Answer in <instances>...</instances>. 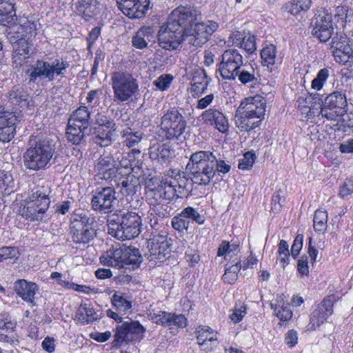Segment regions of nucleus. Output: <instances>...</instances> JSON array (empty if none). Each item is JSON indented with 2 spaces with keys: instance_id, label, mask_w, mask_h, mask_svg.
I'll return each instance as SVG.
<instances>
[{
  "instance_id": "8",
  "label": "nucleus",
  "mask_w": 353,
  "mask_h": 353,
  "mask_svg": "<svg viewBox=\"0 0 353 353\" xmlns=\"http://www.w3.org/2000/svg\"><path fill=\"white\" fill-rule=\"evenodd\" d=\"M114 100L120 103L130 101L139 94L137 79L126 72H114L111 76Z\"/></svg>"
},
{
  "instance_id": "40",
  "label": "nucleus",
  "mask_w": 353,
  "mask_h": 353,
  "mask_svg": "<svg viewBox=\"0 0 353 353\" xmlns=\"http://www.w3.org/2000/svg\"><path fill=\"white\" fill-rule=\"evenodd\" d=\"M127 176L123 178L119 184L120 192L125 196H132L137 192L139 185L138 179L133 175L126 174Z\"/></svg>"
},
{
  "instance_id": "31",
  "label": "nucleus",
  "mask_w": 353,
  "mask_h": 353,
  "mask_svg": "<svg viewBox=\"0 0 353 353\" xmlns=\"http://www.w3.org/2000/svg\"><path fill=\"white\" fill-rule=\"evenodd\" d=\"M74 11L85 21H89L96 14L99 2L97 0H77L74 3Z\"/></svg>"
},
{
  "instance_id": "6",
  "label": "nucleus",
  "mask_w": 353,
  "mask_h": 353,
  "mask_svg": "<svg viewBox=\"0 0 353 353\" xmlns=\"http://www.w3.org/2000/svg\"><path fill=\"white\" fill-rule=\"evenodd\" d=\"M140 216L133 212L112 214L108 219V234L121 241L137 237L141 231Z\"/></svg>"
},
{
  "instance_id": "46",
  "label": "nucleus",
  "mask_w": 353,
  "mask_h": 353,
  "mask_svg": "<svg viewBox=\"0 0 353 353\" xmlns=\"http://www.w3.org/2000/svg\"><path fill=\"white\" fill-rule=\"evenodd\" d=\"M182 216L185 217L187 220L195 222L199 225H203L205 221V216L201 214L198 210L191 206H188L182 210Z\"/></svg>"
},
{
  "instance_id": "52",
  "label": "nucleus",
  "mask_w": 353,
  "mask_h": 353,
  "mask_svg": "<svg viewBox=\"0 0 353 353\" xmlns=\"http://www.w3.org/2000/svg\"><path fill=\"white\" fill-rule=\"evenodd\" d=\"M280 263L283 268H285L290 261L289 245L286 241L281 240L279 244L278 250Z\"/></svg>"
},
{
  "instance_id": "33",
  "label": "nucleus",
  "mask_w": 353,
  "mask_h": 353,
  "mask_svg": "<svg viewBox=\"0 0 353 353\" xmlns=\"http://www.w3.org/2000/svg\"><path fill=\"white\" fill-rule=\"evenodd\" d=\"M32 45L31 41L26 39L13 43L12 59L15 64L21 65L22 61L29 58Z\"/></svg>"
},
{
  "instance_id": "17",
  "label": "nucleus",
  "mask_w": 353,
  "mask_h": 353,
  "mask_svg": "<svg viewBox=\"0 0 353 353\" xmlns=\"http://www.w3.org/2000/svg\"><path fill=\"white\" fill-rule=\"evenodd\" d=\"M147 243L148 251L144 255L150 261L163 262L169 256L171 244L165 234L156 235L150 239Z\"/></svg>"
},
{
  "instance_id": "56",
  "label": "nucleus",
  "mask_w": 353,
  "mask_h": 353,
  "mask_svg": "<svg viewBox=\"0 0 353 353\" xmlns=\"http://www.w3.org/2000/svg\"><path fill=\"white\" fill-rule=\"evenodd\" d=\"M21 26L23 29V33L26 40L30 41V38L37 34V25L34 22L25 20Z\"/></svg>"
},
{
  "instance_id": "42",
  "label": "nucleus",
  "mask_w": 353,
  "mask_h": 353,
  "mask_svg": "<svg viewBox=\"0 0 353 353\" xmlns=\"http://www.w3.org/2000/svg\"><path fill=\"white\" fill-rule=\"evenodd\" d=\"M19 121L20 112L6 110L4 108L0 106V127L6 128L10 125L14 127Z\"/></svg>"
},
{
  "instance_id": "9",
  "label": "nucleus",
  "mask_w": 353,
  "mask_h": 353,
  "mask_svg": "<svg viewBox=\"0 0 353 353\" xmlns=\"http://www.w3.org/2000/svg\"><path fill=\"white\" fill-rule=\"evenodd\" d=\"M94 219L87 212H75L70 218V234L72 241L76 243L85 244L92 240L95 232L92 229Z\"/></svg>"
},
{
  "instance_id": "36",
  "label": "nucleus",
  "mask_w": 353,
  "mask_h": 353,
  "mask_svg": "<svg viewBox=\"0 0 353 353\" xmlns=\"http://www.w3.org/2000/svg\"><path fill=\"white\" fill-rule=\"evenodd\" d=\"M153 30L151 27H143L140 28L132 38V46L137 49L146 48L148 43L153 39Z\"/></svg>"
},
{
  "instance_id": "58",
  "label": "nucleus",
  "mask_w": 353,
  "mask_h": 353,
  "mask_svg": "<svg viewBox=\"0 0 353 353\" xmlns=\"http://www.w3.org/2000/svg\"><path fill=\"white\" fill-rule=\"evenodd\" d=\"M16 132V126L12 125L7 127H0V141L8 142L14 136Z\"/></svg>"
},
{
  "instance_id": "45",
  "label": "nucleus",
  "mask_w": 353,
  "mask_h": 353,
  "mask_svg": "<svg viewBox=\"0 0 353 353\" xmlns=\"http://www.w3.org/2000/svg\"><path fill=\"white\" fill-rule=\"evenodd\" d=\"M240 260L238 259L235 261L234 265H226L225 273L223 275V279L225 282L232 284L234 283L238 279V273L239 272L241 265H240Z\"/></svg>"
},
{
  "instance_id": "28",
  "label": "nucleus",
  "mask_w": 353,
  "mask_h": 353,
  "mask_svg": "<svg viewBox=\"0 0 353 353\" xmlns=\"http://www.w3.org/2000/svg\"><path fill=\"white\" fill-rule=\"evenodd\" d=\"M47 211L46 201L41 202L39 205L24 203L19 208V213L26 219L30 221H41L43 220Z\"/></svg>"
},
{
  "instance_id": "18",
  "label": "nucleus",
  "mask_w": 353,
  "mask_h": 353,
  "mask_svg": "<svg viewBox=\"0 0 353 353\" xmlns=\"http://www.w3.org/2000/svg\"><path fill=\"white\" fill-rule=\"evenodd\" d=\"M118 152H104L94 163V172L101 179H110L119 172Z\"/></svg>"
},
{
  "instance_id": "44",
  "label": "nucleus",
  "mask_w": 353,
  "mask_h": 353,
  "mask_svg": "<svg viewBox=\"0 0 353 353\" xmlns=\"http://www.w3.org/2000/svg\"><path fill=\"white\" fill-rule=\"evenodd\" d=\"M276 54V46L270 44L263 47L261 52L262 64L267 67L272 66L275 63Z\"/></svg>"
},
{
  "instance_id": "57",
  "label": "nucleus",
  "mask_w": 353,
  "mask_h": 353,
  "mask_svg": "<svg viewBox=\"0 0 353 353\" xmlns=\"http://www.w3.org/2000/svg\"><path fill=\"white\" fill-rule=\"evenodd\" d=\"M173 80L172 76L170 74L161 75L154 82L153 84L160 90H167Z\"/></svg>"
},
{
  "instance_id": "11",
  "label": "nucleus",
  "mask_w": 353,
  "mask_h": 353,
  "mask_svg": "<svg viewBox=\"0 0 353 353\" xmlns=\"http://www.w3.org/2000/svg\"><path fill=\"white\" fill-rule=\"evenodd\" d=\"M159 127L163 138L170 141H176L179 140L185 132L187 122L177 109L172 108L163 115Z\"/></svg>"
},
{
  "instance_id": "10",
  "label": "nucleus",
  "mask_w": 353,
  "mask_h": 353,
  "mask_svg": "<svg viewBox=\"0 0 353 353\" xmlns=\"http://www.w3.org/2000/svg\"><path fill=\"white\" fill-rule=\"evenodd\" d=\"M69 66V63L61 59H55L51 61L37 60L27 73H29L30 82L34 83L39 77H44L52 81L56 76L64 77Z\"/></svg>"
},
{
  "instance_id": "24",
  "label": "nucleus",
  "mask_w": 353,
  "mask_h": 353,
  "mask_svg": "<svg viewBox=\"0 0 353 353\" xmlns=\"http://www.w3.org/2000/svg\"><path fill=\"white\" fill-rule=\"evenodd\" d=\"M51 189L50 183L43 179H40L37 185L32 189L30 194L24 200V203L39 205L44 201H46L47 210L50 203V194Z\"/></svg>"
},
{
  "instance_id": "16",
  "label": "nucleus",
  "mask_w": 353,
  "mask_h": 353,
  "mask_svg": "<svg viewBox=\"0 0 353 353\" xmlns=\"http://www.w3.org/2000/svg\"><path fill=\"white\" fill-rule=\"evenodd\" d=\"M347 102L345 94L339 91L330 94L320 105L321 118L328 121H336L339 117L346 113Z\"/></svg>"
},
{
  "instance_id": "20",
  "label": "nucleus",
  "mask_w": 353,
  "mask_h": 353,
  "mask_svg": "<svg viewBox=\"0 0 353 353\" xmlns=\"http://www.w3.org/2000/svg\"><path fill=\"white\" fill-rule=\"evenodd\" d=\"M115 190L112 187H105L93 196L91 204L92 208L101 213H108L114 209L116 201Z\"/></svg>"
},
{
  "instance_id": "22",
  "label": "nucleus",
  "mask_w": 353,
  "mask_h": 353,
  "mask_svg": "<svg viewBox=\"0 0 353 353\" xmlns=\"http://www.w3.org/2000/svg\"><path fill=\"white\" fill-rule=\"evenodd\" d=\"M204 123L214 126L221 133H227L229 130V122L225 114L216 108H210L201 115Z\"/></svg>"
},
{
  "instance_id": "32",
  "label": "nucleus",
  "mask_w": 353,
  "mask_h": 353,
  "mask_svg": "<svg viewBox=\"0 0 353 353\" xmlns=\"http://www.w3.org/2000/svg\"><path fill=\"white\" fill-rule=\"evenodd\" d=\"M101 312L95 310L86 303L79 305L75 314V319L83 324H88L101 318Z\"/></svg>"
},
{
  "instance_id": "14",
  "label": "nucleus",
  "mask_w": 353,
  "mask_h": 353,
  "mask_svg": "<svg viewBox=\"0 0 353 353\" xmlns=\"http://www.w3.org/2000/svg\"><path fill=\"white\" fill-rule=\"evenodd\" d=\"M245 63L242 51L230 48L223 52L218 70L223 79L235 81L238 71Z\"/></svg>"
},
{
  "instance_id": "47",
  "label": "nucleus",
  "mask_w": 353,
  "mask_h": 353,
  "mask_svg": "<svg viewBox=\"0 0 353 353\" xmlns=\"http://www.w3.org/2000/svg\"><path fill=\"white\" fill-rule=\"evenodd\" d=\"M329 77L330 70L327 68L321 69L312 81V88L316 90H321Z\"/></svg>"
},
{
  "instance_id": "41",
  "label": "nucleus",
  "mask_w": 353,
  "mask_h": 353,
  "mask_svg": "<svg viewBox=\"0 0 353 353\" xmlns=\"http://www.w3.org/2000/svg\"><path fill=\"white\" fill-rule=\"evenodd\" d=\"M276 303H270V307L274 310L275 315L283 322L290 320L292 317V312L289 304L282 302V300L276 299Z\"/></svg>"
},
{
  "instance_id": "30",
  "label": "nucleus",
  "mask_w": 353,
  "mask_h": 353,
  "mask_svg": "<svg viewBox=\"0 0 353 353\" xmlns=\"http://www.w3.org/2000/svg\"><path fill=\"white\" fill-rule=\"evenodd\" d=\"M173 151L165 143H155L149 148L150 158L158 163L169 161L173 157Z\"/></svg>"
},
{
  "instance_id": "39",
  "label": "nucleus",
  "mask_w": 353,
  "mask_h": 353,
  "mask_svg": "<svg viewBox=\"0 0 353 353\" xmlns=\"http://www.w3.org/2000/svg\"><path fill=\"white\" fill-rule=\"evenodd\" d=\"M16 20L14 6L8 2L0 1V25L8 26Z\"/></svg>"
},
{
  "instance_id": "62",
  "label": "nucleus",
  "mask_w": 353,
  "mask_h": 353,
  "mask_svg": "<svg viewBox=\"0 0 353 353\" xmlns=\"http://www.w3.org/2000/svg\"><path fill=\"white\" fill-rule=\"evenodd\" d=\"M96 127H104L112 128L117 127L114 120L108 117L105 115L98 114L96 117Z\"/></svg>"
},
{
  "instance_id": "12",
  "label": "nucleus",
  "mask_w": 353,
  "mask_h": 353,
  "mask_svg": "<svg viewBox=\"0 0 353 353\" xmlns=\"http://www.w3.org/2000/svg\"><path fill=\"white\" fill-rule=\"evenodd\" d=\"M90 112L81 105L72 112L68 122L67 136L69 141L78 145L84 141L85 130L90 125Z\"/></svg>"
},
{
  "instance_id": "59",
  "label": "nucleus",
  "mask_w": 353,
  "mask_h": 353,
  "mask_svg": "<svg viewBox=\"0 0 353 353\" xmlns=\"http://www.w3.org/2000/svg\"><path fill=\"white\" fill-rule=\"evenodd\" d=\"M13 179L9 173L0 172V192H6L8 188L13 187Z\"/></svg>"
},
{
  "instance_id": "13",
  "label": "nucleus",
  "mask_w": 353,
  "mask_h": 353,
  "mask_svg": "<svg viewBox=\"0 0 353 353\" xmlns=\"http://www.w3.org/2000/svg\"><path fill=\"white\" fill-rule=\"evenodd\" d=\"M199 19L187 26L185 31V41L194 47H201L205 43L219 28V24L212 21L199 22L201 19L199 10Z\"/></svg>"
},
{
  "instance_id": "26",
  "label": "nucleus",
  "mask_w": 353,
  "mask_h": 353,
  "mask_svg": "<svg viewBox=\"0 0 353 353\" xmlns=\"http://www.w3.org/2000/svg\"><path fill=\"white\" fill-rule=\"evenodd\" d=\"M14 288L17 294L24 301L32 307L36 305L34 296L39 288L35 283L19 279L14 283Z\"/></svg>"
},
{
  "instance_id": "25",
  "label": "nucleus",
  "mask_w": 353,
  "mask_h": 353,
  "mask_svg": "<svg viewBox=\"0 0 353 353\" xmlns=\"http://www.w3.org/2000/svg\"><path fill=\"white\" fill-rule=\"evenodd\" d=\"M152 319L157 324L164 327L177 326L185 327L187 325V319L183 314H175L174 313L159 311L152 316Z\"/></svg>"
},
{
  "instance_id": "15",
  "label": "nucleus",
  "mask_w": 353,
  "mask_h": 353,
  "mask_svg": "<svg viewBox=\"0 0 353 353\" xmlns=\"http://www.w3.org/2000/svg\"><path fill=\"white\" fill-rule=\"evenodd\" d=\"M145 332V329L139 321L131 319L125 321L116 328L113 345L121 347L123 343L139 341L143 338Z\"/></svg>"
},
{
  "instance_id": "19",
  "label": "nucleus",
  "mask_w": 353,
  "mask_h": 353,
  "mask_svg": "<svg viewBox=\"0 0 353 353\" xmlns=\"http://www.w3.org/2000/svg\"><path fill=\"white\" fill-rule=\"evenodd\" d=\"M312 34L322 42H326L334 33L332 16L325 11L316 15L311 21Z\"/></svg>"
},
{
  "instance_id": "23",
  "label": "nucleus",
  "mask_w": 353,
  "mask_h": 353,
  "mask_svg": "<svg viewBox=\"0 0 353 353\" xmlns=\"http://www.w3.org/2000/svg\"><path fill=\"white\" fill-rule=\"evenodd\" d=\"M333 303L330 299H324L312 312L308 330H315L326 321L327 317L333 312Z\"/></svg>"
},
{
  "instance_id": "53",
  "label": "nucleus",
  "mask_w": 353,
  "mask_h": 353,
  "mask_svg": "<svg viewBox=\"0 0 353 353\" xmlns=\"http://www.w3.org/2000/svg\"><path fill=\"white\" fill-rule=\"evenodd\" d=\"M152 205V210L159 218L163 219L168 216L172 210V208L168 205V203L161 200H159L157 203H154Z\"/></svg>"
},
{
  "instance_id": "3",
  "label": "nucleus",
  "mask_w": 353,
  "mask_h": 353,
  "mask_svg": "<svg viewBox=\"0 0 353 353\" xmlns=\"http://www.w3.org/2000/svg\"><path fill=\"white\" fill-rule=\"evenodd\" d=\"M191 192V183L185 173L176 170H171L152 190V198L158 201H166L174 198H183Z\"/></svg>"
},
{
  "instance_id": "48",
  "label": "nucleus",
  "mask_w": 353,
  "mask_h": 353,
  "mask_svg": "<svg viewBox=\"0 0 353 353\" xmlns=\"http://www.w3.org/2000/svg\"><path fill=\"white\" fill-rule=\"evenodd\" d=\"M20 255L19 250L15 247H2L0 248V262L9 260L14 263Z\"/></svg>"
},
{
  "instance_id": "64",
  "label": "nucleus",
  "mask_w": 353,
  "mask_h": 353,
  "mask_svg": "<svg viewBox=\"0 0 353 353\" xmlns=\"http://www.w3.org/2000/svg\"><path fill=\"white\" fill-rule=\"evenodd\" d=\"M346 43V36L341 32H337L332 37L331 49H340Z\"/></svg>"
},
{
  "instance_id": "7",
  "label": "nucleus",
  "mask_w": 353,
  "mask_h": 353,
  "mask_svg": "<svg viewBox=\"0 0 353 353\" xmlns=\"http://www.w3.org/2000/svg\"><path fill=\"white\" fill-rule=\"evenodd\" d=\"M100 262L104 265L135 270L142 262V256L138 248L123 245L107 251L100 257Z\"/></svg>"
},
{
  "instance_id": "54",
  "label": "nucleus",
  "mask_w": 353,
  "mask_h": 353,
  "mask_svg": "<svg viewBox=\"0 0 353 353\" xmlns=\"http://www.w3.org/2000/svg\"><path fill=\"white\" fill-rule=\"evenodd\" d=\"M112 303L118 310L126 312L131 308L132 304L123 296L114 294L112 299Z\"/></svg>"
},
{
  "instance_id": "27",
  "label": "nucleus",
  "mask_w": 353,
  "mask_h": 353,
  "mask_svg": "<svg viewBox=\"0 0 353 353\" xmlns=\"http://www.w3.org/2000/svg\"><path fill=\"white\" fill-rule=\"evenodd\" d=\"M191 87L190 92L194 97L201 96L206 90L208 79L204 69L195 68L191 72Z\"/></svg>"
},
{
  "instance_id": "21",
  "label": "nucleus",
  "mask_w": 353,
  "mask_h": 353,
  "mask_svg": "<svg viewBox=\"0 0 353 353\" xmlns=\"http://www.w3.org/2000/svg\"><path fill=\"white\" fill-rule=\"evenodd\" d=\"M118 8L130 19L143 17L149 9V0H116Z\"/></svg>"
},
{
  "instance_id": "51",
  "label": "nucleus",
  "mask_w": 353,
  "mask_h": 353,
  "mask_svg": "<svg viewBox=\"0 0 353 353\" xmlns=\"http://www.w3.org/2000/svg\"><path fill=\"white\" fill-rule=\"evenodd\" d=\"M23 29L21 24L14 25L12 27H9L6 30L7 37L11 43H16L19 39H26L23 33Z\"/></svg>"
},
{
  "instance_id": "43",
  "label": "nucleus",
  "mask_w": 353,
  "mask_h": 353,
  "mask_svg": "<svg viewBox=\"0 0 353 353\" xmlns=\"http://www.w3.org/2000/svg\"><path fill=\"white\" fill-rule=\"evenodd\" d=\"M327 213L325 210H316L313 219V226L316 232L323 233L327 227Z\"/></svg>"
},
{
  "instance_id": "63",
  "label": "nucleus",
  "mask_w": 353,
  "mask_h": 353,
  "mask_svg": "<svg viewBox=\"0 0 353 353\" xmlns=\"http://www.w3.org/2000/svg\"><path fill=\"white\" fill-rule=\"evenodd\" d=\"M17 323L10 319L7 314H0V328L6 330H13Z\"/></svg>"
},
{
  "instance_id": "2",
  "label": "nucleus",
  "mask_w": 353,
  "mask_h": 353,
  "mask_svg": "<svg viewBox=\"0 0 353 353\" xmlns=\"http://www.w3.org/2000/svg\"><path fill=\"white\" fill-rule=\"evenodd\" d=\"M266 100L260 95L243 100L237 108L234 121L241 132H249L259 127L264 119Z\"/></svg>"
},
{
  "instance_id": "50",
  "label": "nucleus",
  "mask_w": 353,
  "mask_h": 353,
  "mask_svg": "<svg viewBox=\"0 0 353 353\" xmlns=\"http://www.w3.org/2000/svg\"><path fill=\"white\" fill-rule=\"evenodd\" d=\"M311 3V0H294L290 3L289 12L293 15H296L301 11H307L310 8Z\"/></svg>"
},
{
  "instance_id": "4",
  "label": "nucleus",
  "mask_w": 353,
  "mask_h": 353,
  "mask_svg": "<svg viewBox=\"0 0 353 353\" xmlns=\"http://www.w3.org/2000/svg\"><path fill=\"white\" fill-rule=\"evenodd\" d=\"M215 156L210 151L192 153L186 165L191 184L209 185L215 176Z\"/></svg>"
},
{
  "instance_id": "55",
  "label": "nucleus",
  "mask_w": 353,
  "mask_h": 353,
  "mask_svg": "<svg viewBox=\"0 0 353 353\" xmlns=\"http://www.w3.org/2000/svg\"><path fill=\"white\" fill-rule=\"evenodd\" d=\"M256 157L252 152H247L244 154L243 157L239 160V168L241 170H248L252 168Z\"/></svg>"
},
{
  "instance_id": "49",
  "label": "nucleus",
  "mask_w": 353,
  "mask_h": 353,
  "mask_svg": "<svg viewBox=\"0 0 353 353\" xmlns=\"http://www.w3.org/2000/svg\"><path fill=\"white\" fill-rule=\"evenodd\" d=\"M171 225L174 230L179 232H183L189 229L190 222L185 217L182 216L181 211V213L172 218Z\"/></svg>"
},
{
  "instance_id": "37",
  "label": "nucleus",
  "mask_w": 353,
  "mask_h": 353,
  "mask_svg": "<svg viewBox=\"0 0 353 353\" xmlns=\"http://www.w3.org/2000/svg\"><path fill=\"white\" fill-rule=\"evenodd\" d=\"M9 101L21 108L28 107L29 96L24 88L20 85L14 86L8 94Z\"/></svg>"
},
{
  "instance_id": "29",
  "label": "nucleus",
  "mask_w": 353,
  "mask_h": 353,
  "mask_svg": "<svg viewBox=\"0 0 353 353\" xmlns=\"http://www.w3.org/2000/svg\"><path fill=\"white\" fill-rule=\"evenodd\" d=\"M117 127L112 128L104 127H94L92 129L93 142L100 147L110 145L116 138L115 132Z\"/></svg>"
},
{
  "instance_id": "5",
  "label": "nucleus",
  "mask_w": 353,
  "mask_h": 353,
  "mask_svg": "<svg viewBox=\"0 0 353 353\" xmlns=\"http://www.w3.org/2000/svg\"><path fill=\"white\" fill-rule=\"evenodd\" d=\"M29 144V148L23 156L26 168L33 171L46 169L54 153L53 140L49 138H31Z\"/></svg>"
},
{
  "instance_id": "61",
  "label": "nucleus",
  "mask_w": 353,
  "mask_h": 353,
  "mask_svg": "<svg viewBox=\"0 0 353 353\" xmlns=\"http://www.w3.org/2000/svg\"><path fill=\"white\" fill-rule=\"evenodd\" d=\"M239 47L249 54L254 52L256 49L254 37L250 36L248 38L244 37Z\"/></svg>"
},
{
  "instance_id": "1",
  "label": "nucleus",
  "mask_w": 353,
  "mask_h": 353,
  "mask_svg": "<svg viewBox=\"0 0 353 353\" xmlns=\"http://www.w3.org/2000/svg\"><path fill=\"white\" fill-rule=\"evenodd\" d=\"M199 10L195 7H178L169 15L165 25L161 27L158 40L161 47L166 50L176 49L185 41V27L199 19Z\"/></svg>"
},
{
  "instance_id": "38",
  "label": "nucleus",
  "mask_w": 353,
  "mask_h": 353,
  "mask_svg": "<svg viewBox=\"0 0 353 353\" xmlns=\"http://www.w3.org/2000/svg\"><path fill=\"white\" fill-rule=\"evenodd\" d=\"M143 135L144 134L142 132L134 131L130 128H127L121 132L123 145L128 148L138 146L143 139Z\"/></svg>"
},
{
  "instance_id": "35",
  "label": "nucleus",
  "mask_w": 353,
  "mask_h": 353,
  "mask_svg": "<svg viewBox=\"0 0 353 353\" xmlns=\"http://www.w3.org/2000/svg\"><path fill=\"white\" fill-rule=\"evenodd\" d=\"M196 339L199 345L205 351H211L218 344L216 334L214 333L210 327L201 328L199 330Z\"/></svg>"
},
{
  "instance_id": "34",
  "label": "nucleus",
  "mask_w": 353,
  "mask_h": 353,
  "mask_svg": "<svg viewBox=\"0 0 353 353\" xmlns=\"http://www.w3.org/2000/svg\"><path fill=\"white\" fill-rule=\"evenodd\" d=\"M243 85L250 84L252 86L259 83V72L250 64H244L236 74V79Z\"/></svg>"
},
{
  "instance_id": "60",
  "label": "nucleus",
  "mask_w": 353,
  "mask_h": 353,
  "mask_svg": "<svg viewBox=\"0 0 353 353\" xmlns=\"http://www.w3.org/2000/svg\"><path fill=\"white\" fill-rule=\"evenodd\" d=\"M285 203V198L281 195V191L279 190L274 193L272 198V210L274 212H278L281 210L283 204Z\"/></svg>"
}]
</instances>
